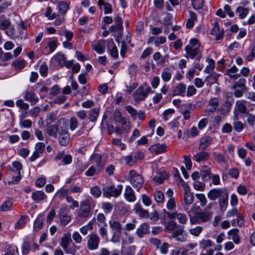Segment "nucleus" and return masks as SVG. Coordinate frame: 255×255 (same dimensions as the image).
I'll use <instances>...</instances> for the list:
<instances>
[{
	"instance_id": "f257e3e1",
	"label": "nucleus",
	"mask_w": 255,
	"mask_h": 255,
	"mask_svg": "<svg viewBox=\"0 0 255 255\" xmlns=\"http://www.w3.org/2000/svg\"><path fill=\"white\" fill-rule=\"evenodd\" d=\"M186 54V57L188 58L194 59L196 57V60L198 61L202 57L200 50V44L196 38H192L185 48Z\"/></svg>"
},
{
	"instance_id": "f03ea898",
	"label": "nucleus",
	"mask_w": 255,
	"mask_h": 255,
	"mask_svg": "<svg viewBox=\"0 0 255 255\" xmlns=\"http://www.w3.org/2000/svg\"><path fill=\"white\" fill-rule=\"evenodd\" d=\"M59 126L61 127L58 133V142L61 146H65L70 140V134L67 127L66 121L64 119L59 120Z\"/></svg>"
},
{
	"instance_id": "7ed1b4c3",
	"label": "nucleus",
	"mask_w": 255,
	"mask_h": 255,
	"mask_svg": "<svg viewBox=\"0 0 255 255\" xmlns=\"http://www.w3.org/2000/svg\"><path fill=\"white\" fill-rule=\"evenodd\" d=\"M213 213L209 211L197 212L194 216H190V222L191 225L200 224L210 221Z\"/></svg>"
},
{
	"instance_id": "20e7f679",
	"label": "nucleus",
	"mask_w": 255,
	"mask_h": 255,
	"mask_svg": "<svg viewBox=\"0 0 255 255\" xmlns=\"http://www.w3.org/2000/svg\"><path fill=\"white\" fill-rule=\"evenodd\" d=\"M129 181L132 186L136 191H139L144 183L143 177L138 174L134 170H130L129 172Z\"/></svg>"
},
{
	"instance_id": "39448f33",
	"label": "nucleus",
	"mask_w": 255,
	"mask_h": 255,
	"mask_svg": "<svg viewBox=\"0 0 255 255\" xmlns=\"http://www.w3.org/2000/svg\"><path fill=\"white\" fill-rule=\"evenodd\" d=\"M123 186L119 185L117 187L114 185L107 186L103 188V196L108 198L110 197H118L122 192Z\"/></svg>"
},
{
	"instance_id": "423d86ee",
	"label": "nucleus",
	"mask_w": 255,
	"mask_h": 255,
	"mask_svg": "<svg viewBox=\"0 0 255 255\" xmlns=\"http://www.w3.org/2000/svg\"><path fill=\"white\" fill-rule=\"evenodd\" d=\"M92 214L90 205L87 200L80 203V206L77 211V216L81 219H87Z\"/></svg>"
},
{
	"instance_id": "0eeeda50",
	"label": "nucleus",
	"mask_w": 255,
	"mask_h": 255,
	"mask_svg": "<svg viewBox=\"0 0 255 255\" xmlns=\"http://www.w3.org/2000/svg\"><path fill=\"white\" fill-rule=\"evenodd\" d=\"M164 215H166L170 219H177L179 223L181 224H185L187 222V217L185 214L181 213H177V212H170L165 209L163 210Z\"/></svg>"
},
{
	"instance_id": "6e6552de",
	"label": "nucleus",
	"mask_w": 255,
	"mask_h": 255,
	"mask_svg": "<svg viewBox=\"0 0 255 255\" xmlns=\"http://www.w3.org/2000/svg\"><path fill=\"white\" fill-rule=\"evenodd\" d=\"M171 236L176 241L179 242H185L187 239V234L185 232L184 227L183 226H179L172 232Z\"/></svg>"
},
{
	"instance_id": "1a4fd4ad",
	"label": "nucleus",
	"mask_w": 255,
	"mask_h": 255,
	"mask_svg": "<svg viewBox=\"0 0 255 255\" xmlns=\"http://www.w3.org/2000/svg\"><path fill=\"white\" fill-rule=\"evenodd\" d=\"M87 248L89 250H95L98 248L100 238L96 233H92L87 237Z\"/></svg>"
},
{
	"instance_id": "9d476101",
	"label": "nucleus",
	"mask_w": 255,
	"mask_h": 255,
	"mask_svg": "<svg viewBox=\"0 0 255 255\" xmlns=\"http://www.w3.org/2000/svg\"><path fill=\"white\" fill-rule=\"evenodd\" d=\"M59 213L61 223L63 226L67 225L71 220V216L69 214L67 207L65 206L61 207Z\"/></svg>"
},
{
	"instance_id": "9b49d317",
	"label": "nucleus",
	"mask_w": 255,
	"mask_h": 255,
	"mask_svg": "<svg viewBox=\"0 0 255 255\" xmlns=\"http://www.w3.org/2000/svg\"><path fill=\"white\" fill-rule=\"evenodd\" d=\"M72 242L70 234H64L61 238L60 245L62 247L66 253L74 254L75 250L71 251L68 249V245Z\"/></svg>"
},
{
	"instance_id": "f8f14e48",
	"label": "nucleus",
	"mask_w": 255,
	"mask_h": 255,
	"mask_svg": "<svg viewBox=\"0 0 255 255\" xmlns=\"http://www.w3.org/2000/svg\"><path fill=\"white\" fill-rule=\"evenodd\" d=\"M135 250V246H128L127 241L122 240L121 255H134Z\"/></svg>"
},
{
	"instance_id": "ddd939ff",
	"label": "nucleus",
	"mask_w": 255,
	"mask_h": 255,
	"mask_svg": "<svg viewBox=\"0 0 255 255\" xmlns=\"http://www.w3.org/2000/svg\"><path fill=\"white\" fill-rule=\"evenodd\" d=\"M226 192L225 190L222 189H213L208 193L207 197L210 200H215L217 198L219 199Z\"/></svg>"
},
{
	"instance_id": "4468645a",
	"label": "nucleus",
	"mask_w": 255,
	"mask_h": 255,
	"mask_svg": "<svg viewBox=\"0 0 255 255\" xmlns=\"http://www.w3.org/2000/svg\"><path fill=\"white\" fill-rule=\"evenodd\" d=\"M134 100L136 102L143 101L146 98V93L144 92V86H140L133 94Z\"/></svg>"
},
{
	"instance_id": "2eb2a0df",
	"label": "nucleus",
	"mask_w": 255,
	"mask_h": 255,
	"mask_svg": "<svg viewBox=\"0 0 255 255\" xmlns=\"http://www.w3.org/2000/svg\"><path fill=\"white\" fill-rule=\"evenodd\" d=\"M211 34L215 36V39L217 41L223 38L224 34L223 30L220 29L219 24L217 21L214 22L213 27L211 31Z\"/></svg>"
},
{
	"instance_id": "dca6fc26",
	"label": "nucleus",
	"mask_w": 255,
	"mask_h": 255,
	"mask_svg": "<svg viewBox=\"0 0 255 255\" xmlns=\"http://www.w3.org/2000/svg\"><path fill=\"white\" fill-rule=\"evenodd\" d=\"M23 98L26 101L29 102L32 105H35L38 101V98L32 91L27 90L24 92Z\"/></svg>"
},
{
	"instance_id": "f3484780",
	"label": "nucleus",
	"mask_w": 255,
	"mask_h": 255,
	"mask_svg": "<svg viewBox=\"0 0 255 255\" xmlns=\"http://www.w3.org/2000/svg\"><path fill=\"white\" fill-rule=\"evenodd\" d=\"M124 196L126 200L129 202H133L136 200L134 191L129 185L126 186L125 188Z\"/></svg>"
},
{
	"instance_id": "a211bd4d",
	"label": "nucleus",
	"mask_w": 255,
	"mask_h": 255,
	"mask_svg": "<svg viewBox=\"0 0 255 255\" xmlns=\"http://www.w3.org/2000/svg\"><path fill=\"white\" fill-rule=\"evenodd\" d=\"M210 157L209 152L202 151L194 154L192 157L193 160L200 163L207 160Z\"/></svg>"
},
{
	"instance_id": "6ab92c4d",
	"label": "nucleus",
	"mask_w": 255,
	"mask_h": 255,
	"mask_svg": "<svg viewBox=\"0 0 255 255\" xmlns=\"http://www.w3.org/2000/svg\"><path fill=\"white\" fill-rule=\"evenodd\" d=\"M234 102V99L232 98L228 99L224 103L223 107L219 109L220 113L223 115H227L230 111L232 105Z\"/></svg>"
},
{
	"instance_id": "aec40b11",
	"label": "nucleus",
	"mask_w": 255,
	"mask_h": 255,
	"mask_svg": "<svg viewBox=\"0 0 255 255\" xmlns=\"http://www.w3.org/2000/svg\"><path fill=\"white\" fill-rule=\"evenodd\" d=\"M60 126H59V121L57 122V125H52L47 127L46 132L47 134L50 136L56 137L57 132L59 133V130L60 129Z\"/></svg>"
},
{
	"instance_id": "412c9836",
	"label": "nucleus",
	"mask_w": 255,
	"mask_h": 255,
	"mask_svg": "<svg viewBox=\"0 0 255 255\" xmlns=\"http://www.w3.org/2000/svg\"><path fill=\"white\" fill-rule=\"evenodd\" d=\"M107 46L108 50L110 51L111 56L117 58L118 57V50L112 39H108L107 41Z\"/></svg>"
},
{
	"instance_id": "4be33fe9",
	"label": "nucleus",
	"mask_w": 255,
	"mask_h": 255,
	"mask_svg": "<svg viewBox=\"0 0 255 255\" xmlns=\"http://www.w3.org/2000/svg\"><path fill=\"white\" fill-rule=\"evenodd\" d=\"M149 149L152 152L158 154L164 152L166 150L167 146L164 143H157L151 145Z\"/></svg>"
},
{
	"instance_id": "5701e85b",
	"label": "nucleus",
	"mask_w": 255,
	"mask_h": 255,
	"mask_svg": "<svg viewBox=\"0 0 255 255\" xmlns=\"http://www.w3.org/2000/svg\"><path fill=\"white\" fill-rule=\"evenodd\" d=\"M233 120V125L234 130L237 132H240L244 128L245 125L242 122L238 121V114L235 112H234Z\"/></svg>"
},
{
	"instance_id": "b1692460",
	"label": "nucleus",
	"mask_w": 255,
	"mask_h": 255,
	"mask_svg": "<svg viewBox=\"0 0 255 255\" xmlns=\"http://www.w3.org/2000/svg\"><path fill=\"white\" fill-rule=\"evenodd\" d=\"M31 198L36 203H39L47 198V195L42 191L37 190L31 193Z\"/></svg>"
},
{
	"instance_id": "393cba45",
	"label": "nucleus",
	"mask_w": 255,
	"mask_h": 255,
	"mask_svg": "<svg viewBox=\"0 0 255 255\" xmlns=\"http://www.w3.org/2000/svg\"><path fill=\"white\" fill-rule=\"evenodd\" d=\"M213 139L210 136H205L200 139V145L199 149L200 150L206 149L212 142Z\"/></svg>"
},
{
	"instance_id": "a878e982",
	"label": "nucleus",
	"mask_w": 255,
	"mask_h": 255,
	"mask_svg": "<svg viewBox=\"0 0 255 255\" xmlns=\"http://www.w3.org/2000/svg\"><path fill=\"white\" fill-rule=\"evenodd\" d=\"M133 211L141 218H147L149 217V213L148 211L143 209L139 204L137 203L134 205Z\"/></svg>"
},
{
	"instance_id": "bb28decb",
	"label": "nucleus",
	"mask_w": 255,
	"mask_h": 255,
	"mask_svg": "<svg viewBox=\"0 0 255 255\" xmlns=\"http://www.w3.org/2000/svg\"><path fill=\"white\" fill-rule=\"evenodd\" d=\"M149 232V226L147 223L142 224L137 228L136 233L139 238H142L143 235Z\"/></svg>"
},
{
	"instance_id": "cd10ccee",
	"label": "nucleus",
	"mask_w": 255,
	"mask_h": 255,
	"mask_svg": "<svg viewBox=\"0 0 255 255\" xmlns=\"http://www.w3.org/2000/svg\"><path fill=\"white\" fill-rule=\"evenodd\" d=\"M211 171L207 166H203L201 168V176L203 181H207L211 178Z\"/></svg>"
},
{
	"instance_id": "c85d7f7f",
	"label": "nucleus",
	"mask_w": 255,
	"mask_h": 255,
	"mask_svg": "<svg viewBox=\"0 0 255 255\" xmlns=\"http://www.w3.org/2000/svg\"><path fill=\"white\" fill-rule=\"evenodd\" d=\"M219 204L220 211L224 212L228 204V195L227 192L219 199Z\"/></svg>"
},
{
	"instance_id": "c756f323",
	"label": "nucleus",
	"mask_w": 255,
	"mask_h": 255,
	"mask_svg": "<svg viewBox=\"0 0 255 255\" xmlns=\"http://www.w3.org/2000/svg\"><path fill=\"white\" fill-rule=\"evenodd\" d=\"M186 85L182 83H180L178 85H177L175 87L173 91V96H184L186 91Z\"/></svg>"
},
{
	"instance_id": "7c9ffc66",
	"label": "nucleus",
	"mask_w": 255,
	"mask_h": 255,
	"mask_svg": "<svg viewBox=\"0 0 255 255\" xmlns=\"http://www.w3.org/2000/svg\"><path fill=\"white\" fill-rule=\"evenodd\" d=\"M44 220V215L39 214L34 222L33 228L35 231H39L42 229Z\"/></svg>"
},
{
	"instance_id": "2f4dec72",
	"label": "nucleus",
	"mask_w": 255,
	"mask_h": 255,
	"mask_svg": "<svg viewBox=\"0 0 255 255\" xmlns=\"http://www.w3.org/2000/svg\"><path fill=\"white\" fill-rule=\"evenodd\" d=\"M245 101H237L235 104L234 112L237 111L240 113L244 114L247 113V107L244 104Z\"/></svg>"
},
{
	"instance_id": "473e14b6",
	"label": "nucleus",
	"mask_w": 255,
	"mask_h": 255,
	"mask_svg": "<svg viewBox=\"0 0 255 255\" xmlns=\"http://www.w3.org/2000/svg\"><path fill=\"white\" fill-rule=\"evenodd\" d=\"M100 113V108H94L90 110L88 117L90 122H95L99 116Z\"/></svg>"
},
{
	"instance_id": "72a5a7b5",
	"label": "nucleus",
	"mask_w": 255,
	"mask_h": 255,
	"mask_svg": "<svg viewBox=\"0 0 255 255\" xmlns=\"http://www.w3.org/2000/svg\"><path fill=\"white\" fill-rule=\"evenodd\" d=\"M109 225L113 232L122 233L123 226L119 222L117 221H110Z\"/></svg>"
},
{
	"instance_id": "f704fd0d",
	"label": "nucleus",
	"mask_w": 255,
	"mask_h": 255,
	"mask_svg": "<svg viewBox=\"0 0 255 255\" xmlns=\"http://www.w3.org/2000/svg\"><path fill=\"white\" fill-rule=\"evenodd\" d=\"M239 230L237 229H234L230 230L228 232V234L230 236H231L232 237L229 238L230 239L232 240L234 242L238 244L240 242V238L239 235Z\"/></svg>"
},
{
	"instance_id": "c9c22d12",
	"label": "nucleus",
	"mask_w": 255,
	"mask_h": 255,
	"mask_svg": "<svg viewBox=\"0 0 255 255\" xmlns=\"http://www.w3.org/2000/svg\"><path fill=\"white\" fill-rule=\"evenodd\" d=\"M11 22L10 19L6 18L4 15L0 16V29L5 30L10 26Z\"/></svg>"
},
{
	"instance_id": "e433bc0d",
	"label": "nucleus",
	"mask_w": 255,
	"mask_h": 255,
	"mask_svg": "<svg viewBox=\"0 0 255 255\" xmlns=\"http://www.w3.org/2000/svg\"><path fill=\"white\" fill-rule=\"evenodd\" d=\"M91 159L93 160L96 164V167L97 168L100 169V170L102 169V157L98 154H94L91 157Z\"/></svg>"
},
{
	"instance_id": "4c0bfd02",
	"label": "nucleus",
	"mask_w": 255,
	"mask_h": 255,
	"mask_svg": "<svg viewBox=\"0 0 255 255\" xmlns=\"http://www.w3.org/2000/svg\"><path fill=\"white\" fill-rule=\"evenodd\" d=\"M94 220H95L94 219L89 222L86 225L82 227L80 229V231L83 235H86L89 231H91L93 229Z\"/></svg>"
},
{
	"instance_id": "58836bf2",
	"label": "nucleus",
	"mask_w": 255,
	"mask_h": 255,
	"mask_svg": "<svg viewBox=\"0 0 255 255\" xmlns=\"http://www.w3.org/2000/svg\"><path fill=\"white\" fill-rule=\"evenodd\" d=\"M94 50H95L98 53H103L105 49V42L104 40H101L94 46Z\"/></svg>"
},
{
	"instance_id": "ea45409f",
	"label": "nucleus",
	"mask_w": 255,
	"mask_h": 255,
	"mask_svg": "<svg viewBox=\"0 0 255 255\" xmlns=\"http://www.w3.org/2000/svg\"><path fill=\"white\" fill-rule=\"evenodd\" d=\"M58 7L59 12L65 14L69 8V4L64 1H59L58 3Z\"/></svg>"
},
{
	"instance_id": "a19ab883",
	"label": "nucleus",
	"mask_w": 255,
	"mask_h": 255,
	"mask_svg": "<svg viewBox=\"0 0 255 255\" xmlns=\"http://www.w3.org/2000/svg\"><path fill=\"white\" fill-rule=\"evenodd\" d=\"M13 206V202L11 200H6L0 206V211L6 212L11 210Z\"/></svg>"
},
{
	"instance_id": "79ce46f5",
	"label": "nucleus",
	"mask_w": 255,
	"mask_h": 255,
	"mask_svg": "<svg viewBox=\"0 0 255 255\" xmlns=\"http://www.w3.org/2000/svg\"><path fill=\"white\" fill-rule=\"evenodd\" d=\"M180 225H178L176 223L173 221H170L167 222L165 227V230L166 232H173L176 230Z\"/></svg>"
},
{
	"instance_id": "37998d69",
	"label": "nucleus",
	"mask_w": 255,
	"mask_h": 255,
	"mask_svg": "<svg viewBox=\"0 0 255 255\" xmlns=\"http://www.w3.org/2000/svg\"><path fill=\"white\" fill-rule=\"evenodd\" d=\"M154 198L157 203H162L164 201V195L161 191L156 190L154 193Z\"/></svg>"
},
{
	"instance_id": "c03bdc74",
	"label": "nucleus",
	"mask_w": 255,
	"mask_h": 255,
	"mask_svg": "<svg viewBox=\"0 0 255 255\" xmlns=\"http://www.w3.org/2000/svg\"><path fill=\"white\" fill-rule=\"evenodd\" d=\"M208 65L206 66L204 70V72L206 73H211L215 68V62L212 59H209L207 60Z\"/></svg>"
},
{
	"instance_id": "a18cd8bd",
	"label": "nucleus",
	"mask_w": 255,
	"mask_h": 255,
	"mask_svg": "<svg viewBox=\"0 0 255 255\" xmlns=\"http://www.w3.org/2000/svg\"><path fill=\"white\" fill-rule=\"evenodd\" d=\"M246 80L244 78L240 79L231 86V89H236V88L248 89L246 86Z\"/></svg>"
},
{
	"instance_id": "49530a36",
	"label": "nucleus",
	"mask_w": 255,
	"mask_h": 255,
	"mask_svg": "<svg viewBox=\"0 0 255 255\" xmlns=\"http://www.w3.org/2000/svg\"><path fill=\"white\" fill-rule=\"evenodd\" d=\"M15 250H16V251H18L16 246L6 244L4 248L5 253L4 255H13Z\"/></svg>"
},
{
	"instance_id": "de8ad7c7",
	"label": "nucleus",
	"mask_w": 255,
	"mask_h": 255,
	"mask_svg": "<svg viewBox=\"0 0 255 255\" xmlns=\"http://www.w3.org/2000/svg\"><path fill=\"white\" fill-rule=\"evenodd\" d=\"M171 77V72L170 70L167 68L163 70L161 73V78L164 82H168Z\"/></svg>"
},
{
	"instance_id": "09e8293b",
	"label": "nucleus",
	"mask_w": 255,
	"mask_h": 255,
	"mask_svg": "<svg viewBox=\"0 0 255 255\" xmlns=\"http://www.w3.org/2000/svg\"><path fill=\"white\" fill-rule=\"evenodd\" d=\"M100 171V169L92 166L86 171L85 175L87 176H92L98 174Z\"/></svg>"
},
{
	"instance_id": "8fccbe9b",
	"label": "nucleus",
	"mask_w": 255,
	"mask_h": 255,
	"mask_svg": "<svg viewBox=\"0 0 255 255\" xmlns=\"http://www.w3.org/2000/svg\"><path fill=\"white\" fill-rule=\"evenodd\" d=\"M200 248L203 249H206L213 245V242L209 239H203L199 243Z\"/></svg>"
},
{
	"instance_id": "3c124183",
	"label": "nucleus",
	"mask_w": 255,
	"mask_h": 255,
	"mask_svg": "<svg viewBox=\"0 0 255 255\" xmlns=\"http://www.w3.org/2000/svg\"><path fill=\"white\" fill-rule=\"evenodd\" d=\"M24 60H16L12 62L14 67L19 70H21L25 67Z\"/></svg>"
},
{
	"instance_id": "603ef678",
	"label": "nucleus",
	"mask_w": 255,
	"mask_h": 255,
	"mask_svg": "<svg viewBox=\"0 0 255 255\" xmlns=\"http://www.w3.org/2000/svg\"><path fill=\"white\" fill-rule=\"evenodd\" d=\"M126 164L129 166H132L136 161V157L132 155H128L124 158Z\"/></svg>"
},
{
	"instance_id": "864d4df0",
	"label": "nucleus",
	"mask_w": 255,
	"mask_h": 255,
	"mask_svg": "<svg viewBox=\"0 0 255 255\" xmlns=\"http://www.w3.org/2000/svg\"><path fill=\"white\" fill-rule=\"evenodd\" d=\"M194 200V197L192 193H184V201L186 205L191 204Z\"/></svg>"
},
{
	"instance_id": "5fc2aeb1",
	"label": "nucleus",
	"mask_w": 255,
	"mask_h": 255,
	"mask_svg": "<svg viewBox=\"0 0 255 255\" xmlns=\"http://www.w3.org/2000/svg\"><path fill=\"white\" fill-rule=\"evenodd\" d=\"M90 193L94 197L97 198L101 196L102 192L99 187L97 186L91 188Z\"/></svg>"
},
{
	"instance_id": "6e6d98bb",
	"label": "nucleus",
	"mask_w": 255,
	"mask_h": 255,
	"mask_svg": "<svg viewBox=\"0 0 255 255\" xmlns=\"http://www.w3.org/2000/svg\"><path fill=\"white\" fill-rule=\"evenodd\" d=\"M161 54L159 52H155L153 55V58L156 61V65L158 66L161 65L165 62L164 59L163 58L161 59Z\"/></svg>"
},
{
	"instance_id": "4d7b16f0",
	"label": "nucleus",
	"mask_w": 255,
	"mask_h": 255,
	"mask_svg": "<svg viewBox=\"0 0 255 255\" xmlns=\"http://www.w3.org/2000/svg\"><path fill=\"white\" fill-rule=\"evenodd\" d=\"M234 90V95L236 98H240L243 96L244 93L248 91V89L236 88L232 89Z\"/></svg>"
},
{
	"instance_id": "13d9d810",
	"label": "nucleus",
	"mask_w": 255,
	"mask_h": 255,
	"mask_svg": "<svg viewBox=\"0 0 255 255\" xmlns=\"http://www.w3.org/2000/svg\"><path fill=\"white\" fill-rule=\"evenodd\" d=\"M203 229V227L201 226H197L194 228L189 229V232L192 235L198 237L202 232Z\"/></svg>"
},
{
	"instance_id": "bf43d9fd",
	"label": "nucleus",
	"mask_w": 255,
	"mask_h": 255,
	"mask_svg": "<svg viewBox=\"0 0 255 255\" xmlns=\"http://www.w3.org/2000/svg\"><path fill=\"white\" fill-rule=\"evenodd\" d=\"M72 157L69 154L65 155L62 161L59 162V165H65L72 162Z\"/></svg>"
},
{
	"instance_id": "052dcab7",
	"label": "nucleus",
	"mask_w": 255,
	"mask_h": 255,
	"mask_svg": "<svg viewBox=\"0 0 255 255\" xmlns=\"http://www.w3.org/2000/svg\"><path fill=\"white\" fill-rule=\"evenodd\" d=\"M54 58L60 66H63L65 64L66 58L64 55L57 54L54 56Z\"/></svg>"
},
{
	"instance_id": "680f3d73",
	"label": "nucleus",
	"mask_w": 255,
	"mask_h": 255,
	"mask_svg": "<svg viewBox=\"0 0 255 255\" xmlns=\"http://www.w3.org/2000/svg\"><path fill=\"white\" fill-rule=\"evenodd\" d=\"M204 0H192V5L195 9H200L203 7Z\"/></svg>"
},
{
	"instance_id": "e2e57ef3",
	"label": "nucleus",
	"mask_w": 255,
	"mask_h": 255,
	"mask_svg": "<svg viewBox=\"0 0 255 255\" xmlns=\"http://www.w3.org/2000/svg\"><path fill=\"white\" fill-rule=\"evenodd\" d=\"M237 11L239 13V16L241 18L245 17L248 13V10L242 6L238 7Z\"/></svg>"
},
{
	"instance_id": "0e129e2a",
	"label": "nucleus",
	"mask_w": 255,
	"mask_h": 255,
	"mask_svg": "<svg viewBox=\"0 0 255 255\" xmlns=\"http://www.w3.org/2000/svg\"><path fill=\"white\" fill-rule=\"evenodd\" d=\"M78 126V122L77 119L75 117H72L70 119V129L73 131L75 130Z\"/></svg>"
},
{
	"instance_id": "69168bd1",
	"label": "nucleus",
	"mask_w": 255,
	"mask_h": 255,
	"mask_svg": "<svg viewBox=\"0 0 255 255\" xmlns=\"http://www.w3.org/2000/svg\"><path fill=\"white\" fill-rule=\"evenodd\" d=\"M19 125L21 128H30L32 126V122L29 120H22V118H21Z\"/></svg>"
},
{
	"instance_id": "338daca9",
	"label": "nucleus",
	"mask_w": 255,
	"mask_h": 255,
	"mask_svg": "<svg viewBox=\"0 0 255 255\" xmlns=\"http://www.w3.org/2000/svg\"><path fill=\"white\" fill-rule=\"evenodd\" d=\"M16 105L20 109L27 110L29 108V105L27 103H24L22 100H18L16 102Z\"/></svg>"
},
{
	"instance_id": "774afa93",
	"label": "nucleus",
	"mask_w": 255,
	"mask_h": 255,
	"mask_svg": "<svg viewBox=\"0 0 255 255\" xmlns=\"http://www.w3.org/2000/svg\"><path fill=\"white\" fill-rule=\"evenodd\" d=\"M247 121L250 126L254 127L255 124V115L250 113H247Z\"/></svg>"
}]
</instances>
